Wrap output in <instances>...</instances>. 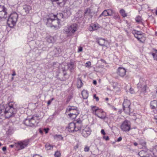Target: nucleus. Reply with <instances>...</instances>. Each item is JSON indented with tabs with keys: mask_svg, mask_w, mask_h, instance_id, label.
I'll use <instances>...</instances> for the list:
<instances>
[{
	"mask_svg": "<svg viewBox=\"0 0 157 157\" xmlns=\"http://www.w3.org/2000/svg\"><path fill=\"white\" fill-rule=\"evenodd\" d=\"M16 109L13 108L12 103H9L5 106L0 105V115L9 118L16 113Z\"/></svg>",
	"mask_w": 157,
	"mask_h": 157,
	"instance_id": "obj_1",
	"label": "nucleus"
},
{
	"mask_svg": "<svg viewBox=\"0 0 157 157\" xmlns=\"http://www.w3.org/2000/svg\"><path fill=\"white\" fill-rule=\"evenodd\" d=\"M55 15L50 14V17L47 19L46 25L47 26L55 29H58L60 27V21L55 18Z\"/></svg>",
	"mask_w": 157,
	"mask_h": 157,
	"instance_id": "obj_2",
	"label": "nucleus"
},
{
	"mask_svg": "<svg viewBox=\"0 0 157 157\" xmlns=\"http://www.w3.org/2000/svg\"><path fill=\"white\" fill-rule=\"evenodd\" d=\"M38 116L33 115L30 119L27 118L24 121V124L27 126L32 127L37 125L39 122Z\"/></svg>",
	"mask_w": 157,
	"mask_h": 157,
	"instance_id": "obj_3",
	"label": "nucleus"
},
{
	"mask_svg": "<svg viewBox=\"0 0 157 157\" xmlns=\"http://www.w3.org/2000/svg\"><path fill=\"white\" fill-rule=\"evenodd\" d=\"M18 17V14L14 12L9 16L7 21V23L10 27H13L16 24Z\"/></svg>",
	"mask_w": 157,
	"mask_h": 157,
	"instance_id": "obj_4",
	"label": "nucleus"
},
{
	"mask_svg": "<svg viewBox=\"0 0 157 157\" xmlns=\"http://www.w3.org/2000/svg\"><path fill=\"white\" fill-rule=\"evenodd\" d=\"M77 25L76 24H73L71 25H68L64 29V32L66 34H73L77 30Z\"/></svg>",
	"mask_w": 157,
	"mask_h": 157,
	"instance_id": "obj_5",
	"label": "nucleus"
},
{
	"mask_svg": "<svg viewBox=\"0 0 157 157\" xmlns=\"http://www.w3.org/2000/svg\"><path fill=\"white\" fill-rule=\"evenodd\" d=\"M121 128L123 131L128 132L131 129V123L130 121L125 120L121 124Z\"/></svg>",
	"mask_w": 157,
	"mask_h": 157,
	"instance_id": "obj_6",
	"label": "nucleus"
},
{
	"mask_svg": "<svg viewBox=\"0 0 157 157\" xmlns=\"http://www.w3.org/2000/svg\"><path fill=\"white\" fill-rule=\"evenodd\" d=\"M29 143V140L19 141L16 145V147L18 148V150L22 149L26 147Z\"/></svg>",
	"mask_w": 157,
	"mask_h": 157,
	"instance_id": "obj_7",
	"label": "nucleus"
},
{
	"mask_svg": "<svg viewBox=\"0 0 157 157\" xmlns=\"http://www.w3.org/2000/svg\"><path fill=\"white\" fill-rule=\"evenodd\" d=\"M91 130L88 127H86L82 129L81 133L82 135L84 137H88L91 134Z\"/></svg>",
	"mask_w": 157,
	"mask_h": 157,
	"instance_id": "obj_8",
	"label": "nucleus"
},
{
	"mask_svg": "<svg viewBox=\"0 0 157 157\" xmlns=\"http://www.w3.org/2000/svg\"><path fill=\"white\" fill-rule=\"evenodd\" d=\"M76 124L75 123L71 122L70 123L68 126V131L70 132H77L80 130L79 127H77Z\"/></svg>",
	"mask_w": 157,
	"mask_h": 157,
	"instance_id": "obj_9",
	"label": "nucleus"
},
{
	"mask_svg": "<svg viewBox=\"0 0 157 157\" xmlns=\"http://www.w3.org/2000/svg\"><path fill=\"white\" fill-rule=\"evenodd\" d=\"M132 33L134 35V36L138 40L142 42L141 40L142 38L143 33L140 31H137L136 30H133L132 31Z\"/></svg>",
	"mask_w": 157,
	"mask_h": 157,
	"instance_id": "obj_10",
	"label": "nucleus"
},
{
	"mask_svg": "<svg viewBox=\"0 0 157 157\" xmlns=\"http://www.w3.org/2000/svg\"><path fill=\"white\" fill-rule=\"evenodd\" d=\"M97 113V115H95L100 119L104 120L106 118V113L102 109L98 108Z\"/></svg>",
	"mask_w": 157,
	"mask_h": 157,
	"instance_id": "obj_11",
	"label": "nucleus"
},
{
	"mask_svg": "<svg viewBox=\"0 0 157 157\" xmlns=\"http://www.w3.org/2000/svg\"><path fill=\"white\" fill-rule=\"evenodd\" d=\"M126 70L124 68L119 67L117 70V74L121 77L124 76L126 74Z\"/></svg>",
	"mask_w": 157,
	"mask_h": 157,
	"instance_id": "obj_12",
	"label": "nucleus"
},
{
	"mask_svg": "<svg viewBox=\"0 0 157 157\" xmlns=\"http://www.w3.org/2000/svg\"><path fill=\"white\" fill-rule=\"evenodd\" d=\"M75 61L73 59L70 60V62L67 64V66L71 71L73 70L75 67Z\"/></svg>",
	"mask_w": 157,
	"mask_h": 157,
	"instance_id": "obj_13",
	"label": "nucleus"
},
{
	"mask_svg": "<svg viewBox=\"0 0 157 157\" xmlns=\"http://www.w3.org/2000/svg\"><path fill=\"white\" fill-rule=\"evenodd\" d=\"M92 12L90 8H87L84 12V15L85 16H89L90 18L93 17L92 15Z\"/></svg>",
	"mask_w": 157,
	"mask_h": 157,
	"instance_id": "obj_14",
	"label": "nucleus"
},
{
	"mask_svg": "<svg viewBox=\"0 0 157 157\" xmlns=\"http://www.w3.org/2000/svg\"><path fill=\"white\" fill-rule=\"evenodd\" d=\"M23 10L26 13H29L30 11L32 9L31 7L28 5H25L23 6Z\"/></svg>",
	"mask_w": 157,
	"mask_h": 157,
	"instance_id": "obj_15",
	"label": "nucleus"
},
{
	"mask_svg": "<svg viewBox=\"0 0 157 157\" xmlns=\"http://www.w3.org/2000/svg\"><path fill=\"white\" fill-rule=\"evenodd\" d=\"M79 113L78 112H75L74 113H73V112H71L68 115L71 118L73 119L76 118Z\"/></svg>",
	"mask_w": 157,
	"mask_h": 157,
	"instance_id": "obj_16",
	"label": "nucleus"
},
{
	"mask_svg": "<svg viewBox=\"0 0 157 157\" xmlns=\"http://www.w3.org/2000/svg\"><path fill=\"white\" fill-rule=\"evenodd\" d=\"M137 86L138 88H141V91L142 92H144V93L146 92V90L148 88V87H147V85H144L142 87L141 86V84L140 83L138 84Z\"/></svg>",
	"mask_w": 157,
	"mask_h": 157,
	"instance_id": "obj_17",
	"label": "nucleus"
},
{
	"mask_svg": "<svg viewBox=\"0 0 157 157\" xmlns=\"http://www.w3.org/2000/svg\"><path fill=\"white\" fill-rule=\"evenodd\" d=\"M67 111L70 112H78L77 109V108L75 106H69L68 108L67 109Z\"/></svg>",
	"mask_w": 157,
	"mask_h": 157,
	"instance_id": "obj_18",
	"label": "nucleus"
},
{
	"mask_svg": "<svg viewBox=\"0 0 157 157\" xmlns=\"http://www.w3.org/2000/svg\"><path fill=\"white\" fill-rule=\"evenodd\" d=\"M151 107L152 109H157V101L153 100L151 102Z\"/></svg>",
	"mask_w": 157,
	"mask_h": 157,
	"instance_id": "obj_19",
	"label": "nucleus"
},
{
	"mask_svg": "<svg viewBox=\"0 0 157 157\" xmlns=\"http://www.w3.org/2000/svg\"><path fill=\"white\" fill-rule=\"evenodd\" d=\"M0 19L6 18L7 17V9L4 10L0 13Z\"/></svg>",
	"mask_w": 157,
	"mask_h": 157,
	"instance_id": "obj_20",
	"label": "nucleus"
},
{
	"mask_svg": "<svg viewBox=\"0 0 157 157\" xmlns=\"http://www.w3.org/2000/svg\"><path fill=\"white\" fill-rule=\"evenodd\" d=\"M130 105L131 103L129 100L124 99V101L123 104V107H130Z\"/></svg>",
	"mask_w": 157,
	"mask_h": 157,
	"instance_id": "obj_21",
	"label": "nucleus"
},
{
	"mask_svg": "<svg viewBox=\"0 0 157 157\" xmlns=\"http://www.w3.org/2000/svg\"><path fill=\"white\" fill-rule=\"evenodd\" d=\"M82 95L84 99H86L88 97V94L86 90H83L82 92Z\"/></svg>",
	"mask_w": 157,
	"mask_h": 157,
	"instance_id": "obj_22",
	"label": "nucleus"
},
{
	"mask_svg": "<svg viewBox=\"0 0 157 157\" xmlns=\"http://www.w3.org/2000/svg\"><path fill=\"white\" fill-rule=\"evenodd\" d=\"M82 121L80 119H79L76 120V122L75 123V124L77 125V127H79V129L80 130L82 126Z\"/></svg>",
	"mask_w": 157,
	"mask_h": 157,
	"instance_id": "obj_23",
	"label": "nucleus"
},
{
	"mask_svg": "<svg viewBox=\"0 0 157 157\" xmlns=\"http://www.w3.org/2000/svg\"><path fill=\"white\" fill-rule=\"evenodd\" d=\"M147 151L142 150L139 152L138 155L140 157H147L146 154Z\"/></svg>",
	"mask_w": 157,
	"mask_h": 157,
	"instance_id": "obj_24",
	"label": "nucleus"
},
{
	"mask_svg": "<svg viewBox=\"0 0 157 157\" xmlns=\"http://www.w3.org/2000/svg\"><path fill=\"white\" fill-rule=\"evenodd\" d=\"M98 108L96 106H91V109L92 111V113L94 114L95 115H97V109Z\"/></svg>",
	"mask_w": 157,
	"mask_h": 157,
	"instance_id": "obj_25",
	"label": "nucleus"
},
{
	"mask_svg": "<svg viewBox=\"0 0 157 157\" xmlns=\"http://www.w3.org/2000/svg\"><path fill=\"white\" fill-rule=\"evenodd\" d=\"M123 108L124 112L127 114H129L131 112L130 107H123Z\"/></svg>",
	"mask_w": 157,
	"mask_h": 157,
	"instance_id": "obj_26",
	"label": "nucleus"
},
{
	"mask_svg": "<svg viewBox=\"0 0 157 157\" xmlns=\"http://www.w3.org/2000/svg\"><path fill=\"white\" fill-rule=\"evenodd\" d=\"M105 40L103 39H100L97 41L98 43L101 46H104L105 43Z\"/></svg>",
	"mask_w": 157,
	"mask_h": 157,
	"instance_id": "obj_27",
	"label": "nucleus"
},
{
	"mask_svg": "<svg viewBox=\"0 0 157 157\" xmlns=\"http://www.w3.org/2000/svg\"><path fill=\"white\" fill-rule=\"evenodd\" d=\"M83 83L80 78H78L77 80V86L78 88H80L83 85Z\"/></svg>",
	"mask_w": 157,
	"mask_h": 157,
	"instance_id": "obj_28",
	"label": "nucleus"
},
{
	"mask_svg": "<svg viewBox=\"0 0 157 157\" xmlns=\"http://www.w3.org/2000/svg\"><path fill=\"white\" fill-rule=\"evenodd\" d=\"M55 17L60 21V19L63 18V15L61 13H58L57 15H55Z\"/></svg>",
	"mask_w": 157,
	"mask_h": 157,
	"instance_id": "obj_29",
	"label": "nucleus"
},
{
	"mask_svg": "<svg viewBox=\"0 0 157 157\" xmlns=\"http://www.w3.org/2000/svg\"><path fill=\"white\" fill-rule=\"evenodd\" d=\"M109 16V15L108 13V12L107 11V10H104L103 12L99 16V17H100L102 16Z\"/></svg>",
	"mask_w": 157,
	"mask_h": 157,
	"instance_id": "obj_30",
	"label": "nucleus"
},
{
	"mask_svg": "<svg viewBox=\"0 0 157 157\" xmlns=\"http://www.w3.org/2000/svg\"><path fill=\"white\" fill-rule=\"evenodd\" d=\"M120 13L122 16L124 17H126L127 16V14L125 13V10L123 9L120 10Z\"/></svg>",
	"mask_w": 157,
	"mask_h": 157,
	"instance_id": "obj_31",
	"label": "nucleus"
},
{
	"mask_svg": "<svg viewBox=\"0 0 157 157\" xmlns=\"http://www.w3.org/2000/svg\"><path fill=\"white\" fill-rule=\"evenodd\" d=\"M45 147L47 150H50L53 148V146L48 144H46Z\"/></svg>",
	"mask_w": 157,
	"mask_h": 157,
	"instance_id": "obj_32",
	"label": "nucleus"
},
{
	"mask_svg": "<svg viewBox=\"0 0 157 157\" xmlns=\"http://www.w3.org/2000/svg\"><path fill=\"white\" fill-rule=\"evenodd\" d=\"M55 139H57V140H62L63 137L62 135H56L54 136Z\"/></svg>",
	"mask_w": 157,
	"mask_h": 157,
	"instance_id": "obj_33",
	"label": "nucleus"
},
{
	"mask_svg": "<svg viewBox=\"0 0 157 157\" xmlns=\"http://www.w3.org/2000/svg\"><path fill=\"white\" fill-rule=\"evenodd\" d=\"M90 27L92 29H90V31H91L92 30H96L98 28V26H97L96 24L92 25L90 26Z\"/></svg>",
	"mask_w": 157,
	"mask_h": 157,
	"instance_id": "obj_34",
	"label": "nucleus"
},
{
	"mask_svg": "<svg viewBox=\"0 0 157 157\" xmlns=\"http://www.w3.org/2000/svg\"><path fill=\"white\" fill-rule=\"evenodd\" d=\"M136 21V22L139 23H142V19L141 17L140 16H138L136 17L135 19Z\"/></svg>",
	"mask_w": 157,
	"mask_h": 157,
	"instance_id": "obj_35",
	"label": "nucleus"
},
{
	"mask_svg": "<svg viewBox=\"0 0 157 157\" xmlns=\"http://www.w3.org/2000/svg\"><path fill=\"white\" fill-rule=\"evenodd\" d=\"M54 155L55 157H60L61 154L60 151H57L55 152Z\"/></svg>",
	"mask_w": 157,
	"mask_h": 157,
	"instance_id": "obj_36",
	"label": "nucleus"
},
{
	"mask_svg": "<svg viewBox=\"0 0 157 157\" xmlns=\"http://www.w3.org/2000/svg\"><path fill=\"white\" fill-rule=\"evenodd\" d=\"M47 41L49 43H53L54 42V40L52 37H50L47 39Z\"/></svg>",
	"mask_w": 157,
	"mask_h": 157,
	"instance_id": "obj_37",
	"label": "nucleus"
},
{
	"mask_svg": "<svg viewBox=\"0 0 157 157\" xmlns=\"http://www.w3.org/2000/svg\"><path fill=\"white\" fill-rule=\"evenodd\" d=\"M140 144L141 145L143 146L144 149H145L147 151V150L146 146V142L144 141L143 142H142Z\"/></svg>",
	"mask_w": 157,
	"mask_h": 157,
	"instance_id": "obj_38",
	"label": "nucleus"
},
{
	"mask_svg": "<svg viewBox=\"0 0 157 157\" xmlns=\"http://www.w3.org/2000/svg\"><path fill=\"white\" fill-rule=\"evenodd\" d=\"M107 11L108 12L109 16H111L114 13L113 11L111 9L107 10Z\"/></svg>",
	"mask_w": 157,
	"mask_h": 157,
	"instance_id": "obj_39",
	"label": "nucleus"
},
{
	"mask_svg": "<svg viewBox=\"0 0 157 157\" xmlns=\"http://www.w3.org/2000/svg\"><path fill=\"white\" fill-rule=\"evenodd\" d=\"M152 55L154 59L157 61V50H156L155 53H153Z\"/></svg>",
	"mask_w": 157,
	"mask_h": 157,
	"instance_id": "obj_40",
	"label": "nucleus"
},
{
	"mask_svg": "<svg viewBox=\"0 0 157 157\" xmlns=\"http://www.w3.org/2000/svg\"><path fill=\"white\" fill-rule=\"evenodd\" d=\"M90 150V147L86 145L84 148V151L85 152H88Z\"/></svg>",
	"mask_w": 157,
	"mask_h": 157,
	"instance_id": "obj_41",
	"label": "nucleus"
},
{
	"mask_svg": "<svg viewBox=\"0 0 157 157\" xmlns=\"http://www.w3.org/2000/svg\"><path fill=\"white\" fill-rule=\"evenodd\" d=\"M91 65V62L90 61H88L86 63L85 66L86 67H89Z\"/></svg>",
	"mask_w": 157,
	"mask_h": 157,
	"instance_id": "obj_42",
	"label": "nucleus"
},
{
	"mask_svg": "<svg viewBox=\"0 0 157 157\" xmlns=\"http://www.w3.org/2000/svg\"><path fill=\"white\" fill-rule=\"evenodd\" d=\"M67 0H58V2L59 3H63L64 4L66 2Z\"/></svg>",
	"mask_w": 157,
	"mask_h": 157,
	"instance_id": "obj_43",
	"label": "nucleus"
},
{
	"mask_svg": "<svg viewBox=\"0 0 157 157\" xmlns=\"http://www.w3.org/2000/svg\"><path fill=\"white\" fill-rule=\"evenodd\" d=\"M54 99V98H52L51 99L49 100L48 101V103H47L48 105H50L51 104L52 101H53Z\"/></svg>",
	"mask_w": 157,
	"mask_h": 157,
	"instance_id": "obj_44",
	"label": "nucleus"
},
{
	"mask_svg": "<svg viewBox=\"0 0 157 157\" xmlns=\"http://www.w3.org/2000/svg\"><path fill=\"white\" fill-rule=\"evenodd\" d=\"M113 18L115 19H119L120 17L118 14H115L113 17Z\"/></svg>",
	"mask_w": 157,
	"mask_h": 157,
	"instance_id": "obj_45",
	"label": "nucleus"
},
{
	"mask_svg": "<svg viewBox=\"0 0 157 157\" xmlns=\"http://www.w3.org/2000/svg\"><path fill=\"white\" fill-rule=\"evenodd\" d=\"M94 98L97 101H98V100H99L98 97H96V94H94Z\"/></svg>",
	"mask_w": 157,
	"mask_h": 157,
	"instance_id": "obj_46",
	"label": "nucleus"
},
{
	"mask_svg": "<svg viewBox=\"0 0 157 157\" xmlns=\"http://www.w3.org/2000/svg\"><path fill=\"white\" fill-rule=\"evenodd\" d=\"M49 129L48 128H44V130L46 133H48Z\"/></svg>",
	"mask_w": 157,
	"mask_h": 157,
	"instance_id": "obj_47",
	"label": "nucleus"
},
{
	"mask_svg": "<svg viewBox=\"0 0 157 157\" xmlns=\"http://www.w3.org/2000/svg\"><path fill=\"white\" fill-rule=\"evenodd\" d=\"M103 138L105 140H106L107 141L109 140V138L108 136H103Z\"/></svg>",
	"mask_w": 157,
	"mask_h": 157,
	"instance_id": "obj_48",
	"label": "nucleus"
},
{
	"mask_svg": "<svg viewBox=\"0 0 157 157\" xmlns=\"http://www.w3.org/2000/svg\"><path fill=\"white\" fill-rule=\"evenodd\" d=\"M129 90H130V92L131 94H132L134 93V91L133 89H132V88H130Z\"/></svg>",
	"mask_w": 157,
	"mask_h": 157,
	"instance_id": "obj_49",
	"label": "nucleus"
},
{
	"mask_svg": "<svg viewBox=\"0 0 157 157\" xmlns=\"http://www.w3.org/2000/svg\"><path fill=\"white\" fill-rule=\"evenodd\" d=\"M122 139V138L120 136L117 139V142H119Z\"/></svg>",
	"mask_w": 157,
	"mask_h": 157,
	"instance_id": "obj_50",
	"label": "nucleus"
},
{
	"mask_svg": "<svg viewBox=\"0 0 157 157\" xmlns=\"http://www.w3.org/2000/svg\"><path fill=\"white\" fill-rule=\"evenodd\" d=\"M101 133L104 135H105V132L104 130L103 129L101 130Z\"/></svg>",
	"mask_w": 157,
	"mask_h": 157,
	"instance_id": "obj_51",
	"label": "nucleus"
},
{
	"mask_svg": "<svg viewBox=\"0 0 157 157\" xmlns=\"http://www.w3.org/2000/svg\"><path fill=\"white\" fill-rule=\"evenodd\" d=\"M82 47H80L78 48V52H81L82 51Z\"/></svg>",
	"mask_w": 157,
	"mask_h": 157,
	"instance_id": "obj_52",
	"label": "nucleus"
},
{
	"mask_svg": "<svg viewBox=\"0 0 157 157\" xmlns=\"http://www.w3.org/2000/svg\"><path fill=\"white\" fill-rule=\"evenodd\" d=\"M155 150L157 152V145L153 147V150Z\"/></svg>",
	"mask_w": 157,
	"mask_h": 157,
	"instance_id": "obj_53",
	"label": "nucleus"
},
{
	"mask_svg": "<svg viewBox=\"0 0 157 157\" xmlns=\"http://www.w3.org/2000/svg\"><path fill=\"white\" fill-rule=\"evenodd\" d=\"M33 157H42V156H40L39 155L36 154L35 155H34Z\"/></svg>",
	"mask_w": 157,
	"mask_h": 157,
	"instance_id": "obj_54",
	"label": "nucleus"
},
{
	"mask_svg": "<svg viewBox=\"0 0 157 157\" xmlns=\"http://www.w3.org/2000/svg\"><path fill=\"white\" fill-rule=\"evenodd\" d=\"M2 150L3 151H5L6 150V147H2Z\"/></svg>",
	"mask_w": 157,
	"mask_h": 157,
	"instance_id": "obj_55",
	"label": "nucleus"
},
{
	"mask_svg": "<svg viewBox=\"0 0 157 157\" xmlns=\"http://www.w3.org/2000/svg\"><path fill=\"white\" fill-rule=\"evenodd\" d=\"M93 83L94 85H96L97 84V81L96 80H94Z\"/></svg>",
	"mask_w": 157,
	"mask_h": 157,
	"instance_id": "obj_56",
	"label": "nucleus"
},
{
	"mask_svg": "<svg viewBox=\"0 0 157 157\" xmlns=\"http://www.w3.org/2000/svg\"><path fill=\"white\" fill-rule=\"evenodd\" d=\"M133 144L134 146H137L138 145V143L136 142H134L133 143Z\"/></svg>",
	"mask_w": 157,
	"mask_h": 157,
	"instance_id": "obj_57",
	"label": "nucleus"
},
{
	"mask_svg": "<svg viewBox=\"0 0 157 157\" xmlns=\"http://www.w3.org/2000/svg\"><path fill=\"white\" fill-rule=\"evenodd\" d=\"M12 76H14L16 75V73L14 71L13 72V73L12 74Z\"/></svg>",
	"mask_w": 157,
	"mask_h": 157,
	"instance_id": "obj_58",
	"label": "nucleus"
},
{
	"mask_svg": "<svg viewBox=\"0 0 157 157\" xmlns=\"http://www.w3.org/2000/svg\"><path fill=\"white\" fill-rule=\"evenodd\" d=\"M154 119L156 120V122L157 123V116H155L154 117Z\"/></svg>",
	"mask_w": 157,
	"mask_h": 157,
	"instance_id": "obj_59",
	"label": "nucleus"
},
{
	"mask_svg": "<svg viewBox=\"0 0 157 157\" xmlns=\"http://www.w3.org/2000/svg\"><path fill=\"white\" fill-rule=\"evenodd\" d=\"M52 2H57L58 0H51Z\"/></svg>",
	"mask_w": 157,
	"mask_h": 157,
	"instance_id": "obj_60",
	"label": "nucleus"
},
{
	"mask_svg": "<svg viewBox=\"0 0 157 157\" xmlns=\"http://www.w3.org/2000/svg\"><path fill=\"white\" fill-rule=\"evenodd\" d=\"M39 132L40 133H42L43 132L42 130H41L40 129H39Z\"/></svg>",
	"mask_w": 157,
	"mask_h": 157,
	"instance_id": "obj_61",
	"label": "nucleus"
},
{
	"mask_svg": "<svg viewBox=\"0 0 157 157\" xmlns=\"http://www.w3.org/2000/svg\"><path fill=\"white\" fill-rule=\"evenodd\" d=\"M10 146L11 147H13L14 146V145H11Z\"/></svg>",
	"mask_w": 157,
	"mask_h": 157,
	"instance_id": "obj_62",
	"label": "nucleus"
},
{
	"mask_svg": "<svg viewBox=\"0 0 157 157\" xmlns=\"http://www.w3.org/2000/svg\"><path fill=\"white\" fill-rule=\"evenodd\" d=\"M109 100V98H105V100L108 101Z\"/></svg>",
	"mask_w": 157,
	"mask_h": 157,
	"instance_id": "obj_63",
	"label": "nucleus"
},
{
	"mask_svg": "<svg viewBox=\"0 0 157 157\" xmlns=\"http://www.w3.org/2000/svg\"><path fill=\"white\" fill-rule=\"evenodd\" d=\"M155 35L156 36H157V32H155Z\"/></svg>",
	"mask_w": 157,
	"mask_h": 157,
	"instance_id": "obj_64",
	"label": "nucleus"
}]
</instances>
